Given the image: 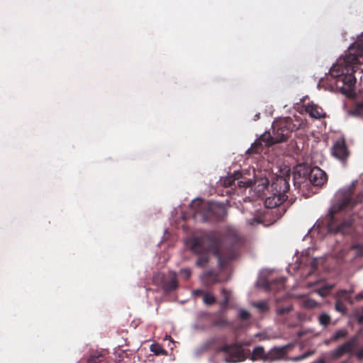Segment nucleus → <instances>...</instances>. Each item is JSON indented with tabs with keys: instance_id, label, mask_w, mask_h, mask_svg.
Returning <instances> with one entry per match:
<instances>
[{
	"instance_id": "nucleus-1",
	"label": "nucleus",
	"mask_w": 363,
	"mask_h": 363,
	"mask_svg": "<svg viewBox=\"0 0 363 363\" xmlns=\"http://www.w3.org/2000/svg\"><path fill=\"white\" fill-rule=\"evenodd\" d=\"M363 63V38H359L348 48V53L331 67L329 75L323 83L333 91L340 92L348 98L354 99L350 113L354 116L363 114V91L355 93L356 74L359 65Z\"/></svg>"
},
{
	"instance_id": "nucleus-2",
	"label": "nucleus",
	"mask_w": 363,
	"mask_h": 363,
	"mask_svg": "<svg viewBox=\"0 0 363 363\" xmlns=\"http://www.w3.org/2000/svg\"><path fill=\"white\" fill-rule=\"evenodd\" d=\"M297 122V123H295L290 117L276 121L272 125V135L270 133L262 134L247 150V153L257 154L262 152V143H264L267 147H269L274 144L287 140L294 131L300 128L301 123Z\"/></svg>"
},
{
	"instance_id": "nucleus-3",
	"label": "nucleus",
	"mask_w": 363,
	"mask_h": 363,
	"mask_svg": "<svg viewBox=\"0 0 363 363\" xmlns=\"http://www.w3.org/2000/svg\"><path fill=\"white\" fill-rule=\"evenodd\" d=\"M358 203L351 194L345 195L330 209L327 216L328 230L335 233L347 235L351 233L352 223L350 220L342 219V213L351 210Z\"/></svg>"
},
{
	"instance_id": "nucleus-4",
	"label": "nucleus",
	"mask_w": 363,
	"mask_h": 363,
	"mask_svg": "<svg viewBox=\"0 0 363 363\" xmlns=\"http://www.w3.org/2000/svg\"><path fill=\"white\" fill-rule=\"evenodd\" d=\"M187 245L191 250L197 255H200L196 260V265L200 267H205L208 261V252H211L218 256L220 263L223 262V257L220 253L219 240L212 233H205L199 236L190 238Z\"/></svg>"
},
{
	"instance_id": "nucleus-5",
	"label": "nucleus",
	"mask_w": 363,
	"mask_h": 363,
	"mask_svg": "<svg viewBox=\"0 0 363 363\" xmlns=\"http://www.w3.org/2000/svg\"><path fill=\"white\" fill-rule=\"evenodd\" d=\"M190 206L193 211L194 218L202 222L219 221L223 220L226 214L221 205L199 199L192 201Z\"/></svg>"
},
{
	"instance_id": "nucleus-6",
	"label": "nucleus",
	"mask_w": 363,
	"mask_h": 363,
	"mask_svg": "<svg viewBox=\"0 0 363 363\" xmlns=\"http://www.w3.org/2000/svg\"><path fill=\"white\" fill-rule=\"evenodd\" d=\"M296 172L300 176L302 174L303 179H308L311 184L316 186H321L328 181L326 173L320 167H315L311 169L305 168L302 165H298Z\"/></svg>"
},
{
	"instance_id": "nucleus-7",
	"label": "nucleus",
	"mask_w": 363,
	"mask_h": 363,
	"mask_svg": "<svg viewBox=\"0 0 363 363\" xmlns=\"http://www.w3.org/2000/svg\"><path fill=\"white\" fill-rule=\"evenodd\" d=\"M218 352H223L227 355L225 362L228 363L242 362L246 359L241 345L237 343L224 345L218 349Z\"/></svg>"
},
{
	"instance_id": "nucleus-8",
	"label": "nucleus",
	"mask_w": 363,
	"mask_h": 363,
	"mask_svg": "<svg viewBox=\"0 0 363 363\" xmlns=\"http://www.w3.org/2000/svg\"><path fill=\"white\" fill-rule=\"evenodd\" d=\"M358 335L352 337L332 352V357L333 359H338L345 354H349L350 356H355L356 350L358 349Z\"/></svg>"
},
{
	"instance_id": "nucleus-9",
	"label": "nucleus",
	"mask_w": 363,
	"mask_h": 363,
	"mask_svg": "<svg viewBox=\"0 0 363 363\" xmlns=\"http://www.w3.org/2000/svg\"><path fill=\"white\" fill-rule=\"evenodd\" d=\"M289 179L290 174H286L284 177H277L272 182L271 184V191L272 194H274L278 196H284L286 199L288 196L286 194L289 190Z\"/></svg>"
},
{
	"instance_id": "nucleus-10",
	"label": "nucleus",
	"mask_w": 363,
	"mask_h": 363,
	"mask_svg": "<svg viewBox=\"0 0 363 363\" xmlns=\"http://www.w3.org/2000/svg\"><path fill=\"white\" fill-rule=\"evenodd\" d=\"M332 155L342 162H345L349 156V150L344 139L337 140L332 147Z\"/></svg>"
},
{
	"instance_id": "nucleus-11",
	"label": "nucleus",
	"mask_w": 363,
	"mask_h": 363,
	"mask_svg": "<svg viewBox=\"0 0 363 363\" xmlns=\"http://www.w3.org/2000/svg\"><path fill=\"white\" fill-rule=\"evenodd\" d=\"M306 112L313 118L320 119L325 118L326 113L323 109L313 103H308L306 106Z\"/></svg>"
},
{
	"instance_id": "nucleus-12",
	"label": "nucleus",
	"mask_w": 363,
	"mask_h": 363,
	"mask_svg": "<svg viewBox=\"0 0 363 363\" xmlns=\"http://www.w3.org/2000/svg\"><path fill=\"white\" fill-rule=\"evenodd\" d=\"M108 356L106 350L94 351L89 357L87 363H110Z\"/></svg>"
},
{
	"instance_id": "nucleus-13",
	"label": "nucleus",
	"mask_w": 363,
	"mask_h": 363,
	"mask_svg": "<svg viewBox=\"0 0 363 363\" xmlns=\"http://www.w3.org/2000/svg\"><path fill=\"white\" fill-rule=\"evenodd\" d=\"M286 278L279 277L272 281L265 280L264 287L268 291L277 292L284 289Z\"/></svg>"
},
{
	"instance_id": "nucleus-14",
	"label": "nucleus",
	"mask_w": 363,
	"mask_h": 363,
	"mask_svg": "<svg viewBox=\"0 0 363 363\" xmlns=\"http://www.w3.org/2000/svg\"><path fill=\"white\" fill-rule=\"evenodd\" d=\"M288 345L281 347H274L269 352L267 353V361L272 362L280 359L287 352Z\"/></svg>"
},
{
	"instance_id": "nucleus-15",
	"label": "nucleus",
	"mask_w": 363,
	"mask_h": 363,
	"mask_svg": "<svg viewBox=\"0 0 363 363\" xmlns=\"http://www.w3.org/2000/svg\"><path fill=\"white\" fill-rule=\"evenodd\" d=\"M178 286L177 274L175 272H169L168 279L164 280L162 284L164 291L168 293L175 290Z\"/></svg>"
},
{
	"instance_id": "nucleus-16",
	"label": "nucleus",
	"mask_w": 363,
	"mask_h": 363,
	"mask_svg": "<svg viewBox=\"0 0 363 363\" xmlns=\"http://www.w3.org/2000/svg\"><path fill=\"white\" fill-rule=\"evenodd\" d=\"M286 200L284 196H278L272 193V195L265 199L264 206L267 208H274L282 204Z\"/></svg>"
},
{
	"instance_id": "nucleus-17",
	"label": "nucleus",
	"mask_w": 363,
	"mask_h": 363,
	"mask_svg": "<svg viewBox=\"0 0 363 363\" xmlns=\"http://www.w3.org/2000/svg\"><path fill=\"white\" fill-rule=\"evenodd\" d=\"M203 281L206 286H211L220 281L218 274L213 270L206 271L203 274Z\"/></svg>"
},
{
	"instance_id": "nucleus-18",
	"label": "nucleus",
	"mask_w": 363,
	"mask_h": 363,
	"mask_svg": "<svg viewBox=\"0 0 363 363\" xmlns=\"http://www.w3.org/2000/svg\"><path fill=\"white\" fill-rule=\"evenodd\" d=\"M258 359L267 361V353L264 352V349L262 346L256 347L254 348L250 359L252 361H256Z\"/></svg>"
},
{
	"instance_id": "nucleus-19",
	"label": "nucleus",
	"mask_w": 363,
	"mask_h": 363,
	"mask_svg": "<svg viewBox=\"0 0 363 363\" xmlns=\"http://www.w3.org/2000/svg\"><path fill=\"white\" fill-rule=\"evenodd\" d=\"M226 235L227 238L230 239L234 243H238L241 240L238 231L233 228H229L227 229Z\"/></svg>"
},
{
	"instance_id": "nucleus-20",
	"label": "nucleus",
	"mask_w": 363,
	"mask_h": 363,
	"mask_svg": "<svg viewBox=\"0 0 363 363\" xmlns=\"http://www.w3.org/2000/svg\"><path fill=\"white\" fill-rule=\"evenodd\" d=\"M212 325L217 327H227L230 325V323L225 318V316L220 315L213 320Z\"/></svg>"
},
{
	"instance_id": "nucleus-21",
	"label": "nucleus",
	"mask_w": 363,
	"mask_h": 363,
	"mask_svg": "<svg viewBox=\"0 0 363 363\" xmlns=\"http://www.w3.org/2000/svg\"><path fill=\"white\" fill-rule=\"evenodd\" d=\"M348 335V332L345 329H341L336 331L334 335L330 337V342H337L340 339L345 338Z\"/></svg>"
},
{
	"instance_id": "nucleus-22",
	"label": "nucleus",
	"mask_w": 363,
	"mask_h": 363,
	"mask_svg": "<svg viewBox=\"0 0 363 363\" xmlns=\"http://www.w3.org/2000/svg\"><path fill=\"white\" fill-rule=\"evenodd\" d=\"M221 294L223 296V299L220 302V306L222 308H225L228 306V303L230 301V293L226 289L223 288L221 289Z\"/></svg>"
},
{
	"instance_id": "nucleus-23",
	"label": "nucleus",
	"mask_w": 363,
	"mask_h": 363,
	"mask_svg": "<svg viewBox=\"0 0 363 363\" xmlns=\"http://www.w3.org/2000/svg\"><path fill=\"white\" fill-rule=\"evenodd\" d=\"M150 350L156 355L167 354V352L158 344L152 345L150 346Z\"/></svg>"
},
{
	"instance_id": "nucleus-24",
	"label": "nucleus",
	"mask_w": 363,
	"mask_h": 363,
	"mask_svg": "<svg viewBox=\"0 0 363 363\" xmlns=\"http://www.w3.org/2000/svg\"><path fill=\"white\" fill-rule=\"evenodd\" d=\"M350 293H351L350 291H347L346 290H340L337 293V299H340V300L344 299V300L347 301L349 302H352L351 301V298H350Z\"/></svg>"
},
{
	"instance_id": "nucleus-25",
	"label": "nucleus",
	"mask_w": 363,
	"mask_h": 363,
	"mask_svg": "<svg viewBox=\"0 0 363 363\" xmlns=\"http://www.w3.org/2000/svg\"><path fill=\"white\" fill-rule=\"evenodd\" d=\"M351 250L356 252V257H361L363 256V243H355L352 245Z\"/></svg>"
},
{
	"instance_id": "nucleus-26",
	"label": "nucleus",
	"mask_w": 363,
	"mask_h": 363,
	"mask_svg": "<svg viewBox=\"0 0 363 363\" xmlns=\"http://www.w3.org/2000/svg\"><path fill=\"white\" fill-rule=\"evenodd\" d=\"M335 307L336 311H337L342 313H345L347 311V306H345V304L343 303V301L342 300H340V299L336 300Z\"/></svg>"
},
{
	"instance_id": "nucleus-27",
	"label": "nucleus",
	"mask_w": 363,
	"mask_h": 363,
	"mask_svg": "<svg viewBox=\"0 0 363 363\" xmlns=\"http://www.w3.org/2000/svg\"><path fill=\"white\" fill-rule=\"evenodd\" d=\"M203 301L205 304H206L208 306H211L216 303V298L214 296H213L210 294L206 293L203 296Z\"/></svg>"
},
{
	"instance_id": "nucleus-28",
	"label": "nucleus",
	"mask_w": 363,
	"mask_h": 363,
	"mask_svg": "<svg viewBox=\"0 0 363 363\" xmlns=\"http://www.w3.org/2000/svg\"><path fill=\"white\" fill-rule=\"evenodd\" d=\"M319 323L324 326H327L329 325L330 322V317L329 315L326 313L321 314L319 318Z\"/></svg>"
},
{
	"instance_id": "nucleus-29",
	"label": "nucleus",
	"mask_w": 363,
	"mask_h": 363,
	"mask_svg": "<svg viewBox=\"0 0 363 363\" xmlns=\"http://www.w3.org/2000/svg\"><path fill=\"white\" fill-rule=\"evenodd\" d=\"M255 306L261 312H266L269 309L268 304L266 301H259L255 303Z\"/></svg>"
},
{
	"instance_id": "nucleus-30",
	"label": "nucleus",
	"mask_w": 363,
	"mask_h": 363,
	"mask_svg": "<svg viewBox=\"0 0 363 363\" xmlns=\"http://www.w3.org/2000/svg\"><path fill=\"white\" fill-rule=\"evenodd\" d=\"M179 274L184 280H188L191 276V271L189 268H184L179 271Z\"/></svg>"
},
{
	"instance_id": "nucleus-31",
	"label": "nucleus",
	"mask_w": 363,
	"mask_h": 363,
	"mask_svg": "<svg viewBox=\"0 0 363 363\" xmlns=\"http://www.w3.org/2000/svg\"><path fill=\"white\" fill-rule=\"evenodd\" d=\"M303 306L307 308H314L318 306V303L313 299L308 298L304 301Z\"/></svg>"
},
{
	"instance_id": "nucleus-32",
	"label": "nucleus",
	"mask_w": 363,
	"mask_h": 363,
	"mask_svg": "<svg viewBox=\"0 0 363 363\" xmlns=\"http://www.w3.org/2000/svg\"><path fill=\"white\" fill-rule=\"evenodd\" d=\"M313 354V352L308 351V352H305L304 354H303L301 355L293 357L291 359L294 362H299V361H301V360L306 359V357L312 355Z\"/></svg>"
},
{
	"instance_id": "nucleus-33",
	"label": "nucleus",
	"mask_w": 363,
	"mask_h": 363,
	"mask_svg": "<svg viewBox=\"0 0 363 363\" xmlns=\"http://www.w3.org/2000/svg\"><path fill=\"white\" fill-rule=\"evenodd\" d=\"M291 310H292V307L291 306H286V307L279 308H278L277 310V314L278 315H282L289 313V312L291 311Z\"/></svg>"
},
{
	"instance_id": "nucleus-34",
	"label": "nucleus",
	"mask_w": 363,
	"mask_h": 363,
	"mask_svg": "<svg viewBox=\"0 0 363 363\" xmlns=\"http://www.w3.org/2000/svg\"><path fill=\"white\" fill-rule=\"evenodd\" d=\"M250 315V313L246 311V310H244V309H240L239 311V318L242 320H247L249 319Z\"/></svg>"
},
{
	"instance_id": "nucleus-35",
	"label": "nucleus",
	"mask_w": 363,
	"mask_h": 363,
	"mask_svg": "<svg viewBox=\"0 0 363 363\" xmlns=\"http://www.w3.org/2000/svg\"><path fill=\"white\" fill-rule=\"evenodd\" d=\"M254 184V182L252 179H249L247 182L243 181H239L238 182V186H252Z\"/></svg>"
},
{
	"instance_id": "nucleus-36",
	"label": "nucleus",
	"mask_w": 363,
	"mask_h": 363,
	"mask_svg": "<svg viewBox=\"0 0 363 363\" xmlns=\"http://www.w3.org/2000/svg\"><path fill=\"white\" fill-rule=\"evenodd\" d=\"M354 357H356L358 360H363V347H358Z\"/></svg>"
},
{
	"instance_id": "nucleus-37",
	"label": "nucleus",
	"mask_w": 363,
	"mask_h": 363,
	"mask_svg": "<svg viewBox=\"0 0 363 363\" xmlns=\"http://www.w3.org/2000/svg\"><path fill=\"white\" fill-rule=\"evenodd\" d=\"M235 178L229 177L223 181V184L225 186H230L235 182Z\"/></svg>"
},
{
	"instance_id": "nucleus-38",
	"label": "nucleus",
	"mask_w": 363,
	"mask_h": 363,
	"mask_svg": "<svg viewBox=\"0 0 363 363\" xmlns=\"http://www.w3.org/2000/svg\"><path fill=\"white\" fill-rule=\"evenodd\" d=\"M357 318L359 323H363V307L357 314Z\"/></svg>"
},
{
	"instance_id": "nucleus-39",
	"label": "nucleus",
	"mask_w": 363,
	"mask_h": 363,
	"mask_svg": "<svg viewBox=\"0 0 363 363\" xmlns=\"http://www.w3.org/2000/svg\"><path fill=\"white\" fill-rule=\"evenodd\" d=\"M193 294L196 296H199L203 294H205L202 289H196L193 291Z\"/></svg>"
},
{
	"instance_id": "nucleus-40",
	"label": "nucleus",
	"mask_w": 363,
	"mask_h": 363,
	"mask_svg": "<svg viewBox=\"0 0 363 363\" xmlns=\"http://www.w3.org/2000/svg\"><path fill=\"white\" fill-rule=\"evenodd\" d=\"M262 185L264 186V189L267 188V187L269 186V180L266 179L262 182Z\"/></svg>"
},
{
	"instance_id": "nucleus-41",
	"label": "nucleus",
	"mask_w": 363,
	"mask_h": 363,
	"mask_svg": "<svg viewBox=\"0 0 363 363\" xmlns=\"http://www.w3.org/2000/svg\"><path fill=\"white\" fill-rule=\"evenodd\" d=\"M356 300H360L362 298H363V294H359L356 296L355 297Z\"/></svg>"
},
{
	"instance_id": "nucleus-42",
	"label": "nucleus",
	"mask_w": 363,
	"mask_h": 363,
	"mask_svg": "<svg viewBox=\"0 0 363 363\" xmlns=\"http://www.w3.org/2000/svg\"><path fill=\"white\" fill-rule=\"evenodd\" d=\"M312 363H325V362L323 359H318Z\"/></svg>"
},
{
	"instance_id": "nucleus-43",
	"label": "nucleus",
	"mask_w": 363,
	"mask_h": 363,
	"mask_svg": "<svg viewBox=\"0 0 363 363\" xmlns=\"http://www.w3.org/2000/svg\"><path fill=\"white\" fill-rule=\"evenodd\" d=\"M259 117H260V113H257V114H256V115L255 116V118H254V120H255V121H257V120H258V119L259 118Z\"/></svg>"
}]
</instances>
